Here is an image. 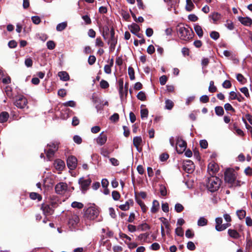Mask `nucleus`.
I'll return each mask as SVG.
<instances>
[{
    "instance_id": "6ab92c4d",
    "label": "nucleus",
    "mask_w": 252,
    "mask_h": 252,
    "mask_svg": "<svg viewBox=\"0 0 252 252\" xmlns=\"http://www.w3.org/2000/svg\"><path fill=\"white\" fill-rule=\"evenodd\" d=\"M229 236L233 239H239L240 237V234L235 229H229L227 231Z\"/></svg>"
},
{
    "instance_id": "4be33fe9",
    "label": "nucleus",
    "mask_w": 252,
    "mask_h": 252,
    "mask_svg": "<svg viewBox=\"0 0 252 252\" xmlns=\"http://www.w3.org/2000/svg\"><path fill=\"white\" fill-rule=\"evenodd\" d=\"M9 114L6 112H2L0 114V123L6 122L9 118Z\"/></svg>"
},
{
    "instance_id": "a18cd8bd",
    "label": "nucleus",
    "mask_w": 252,
    "mask_h": 252,
    "mask_svg": "<svg viewBox=\"0 0 252 252\" xmlns=\"http://www.w3.org/2000/svg\"><path fill=\"white\" fill-rule=\"evenodd\" d=\"M47 47L48 49L53 50L55 47V43L52 40H49L47 42Z\"/></svg>"
},
{
    "instance_id": "4c0bfd02",
    "label": "nucleus",
    "mask_w": 252,
    "mask_h": 252,
    "mask_svg": "<svg viewBox=\"0 0 252 252\" xmlns=\"http://www.w3.org/2000/svg\"><path fill=\"white\" fill-rule=\"evenodd\" d=\"M149 234L147 233L141 234L138 236V240L142 241V242H145L148 237Z\"/></svg>"
},
{
    "instance_id": "f704fd0d",
    "label": "nucleus",
    "mask_w": 252,
    "mask_h": 252,
    "mask_svg": "<svg viewBox=\"0 0 252 252\" xmlns=\"http://www.w3.org/2000/svg\"><path fill=\"white\" fill-rule=\"evenodd\" d=\"M237 215L240 220L244 219L246 215V212L243 210H240L237 211Z\"/></svg>"
},
{
    "instance_id": "423d86ee",
    "label": "nucleus",
    "mask_w": 252,
    "mask_h": 252,
    "mask_svg": "<svg viewBox=\"0 0 252 252\" xmlns=\"http://www.w3.org/2000/svg\"><path fill=\"white\" fill-rule=\"evenodd\" d=\"M117 43V38L115 37V31L112 28L110 30V38L108 41V44H110L109 49L111 52L114 51Z\"/></svg>"
},
{
    "instance_id": "412c9836",
    "label": "nucleus",
    "mask_w": 252,
    "mask_h": 252,
    "mask_svg": "<svg viewBox=\"0 0 252 252\" xmlns=\"http://www.w3.org/2000/svg\"><path fill=\"white\" fill-rule=\"evenodd\" d=\"M58 76L61 80L66 81L69 79V76L66 71H60L58 73Z\"/></svg>"
},
{
    "instance_id": "393cba45",
    "label": "nucleus",
    "mask_w": 252,
    "mask_h": 252,
    "mask_svg": "<svg viewBox=\"0 0 252 252\" xmlns=\"http://www.w3.org/2000/svg\"><path fill=\"white\" fill-rule=\"evenodd\" d=\"M165 108L168 110H171L174 106L173 102L170 99H166L165 102Z\"/></svg>"
},
{
    "instance_id": "bb28decb",
    "label": "nucleus",
    "mask_w": 252,
    "mask_h": 252,
    "mask_svg": "<svg viewBox=\"0 0 252 252\" xmlns=\"http://www.w3.org/2000/svg\"><path fill=\"white\" fill-rule=\"evenodd\" d=\"M230 225V223H224L222 224L220 226H215V228L218 231H221L225 230Z\"/></svg>"
},
{
    "instance_id": "603ef678",
    "label": "nucleus",
    "mask_w": 252,
    "mask_h": 252,
    "mask_svg": "<svg viewBox=\"0 0 252 252\" xmlns=\"http://www.w3.org/2000/svg\"><path fill=\"white\" fill-rule=\"evenodd\" d=\"M224 107L226 111H230L233 112H235V109L233 108L231 105L228 103L225 104Z\"/></svg>"
},
{
    "instance_id": "09e8293b",
    "label": "nucleus",
    "mask_w": 252,
    "mask_h": 252,
    "mask_svg": "<svg viewBox=\"0 0 252 252\" xmlns=\"http://www.w3.org/2000/svg\"><path fill=\"white\" fill-rule=\"evenodd\" d=\"M175 233L179 236H183L184 235V231L181 227L176 228Z\"/></svg>"
},
{
    "instance_id": "cd10ccee",
    "label": "nucleus",
    "mask_w": 252,
    "mask_h": 252,
    "mask_svg": "<svg viewBox=\"0 0 252 252\" xmlns=\"http://www.w3.org/2000/svg\"><path fill=\"white\" fill-rule=\"evenodd\" d=\"M55 166L57 169L62 170L64 167V163L61 160H58L55 162Z\"/></svg>"
},
{
    "instance_id": "864d4df0",
    "label": "nucleus",
    "mask_w": 252,
    "mask_h": 252,
    "mask_svg": "<svg viewBox=\"0 0 252 252\" xmlns=\"http://www.w3.org/2000/svg\"><path fill=\"white\" fill-rule=\"evenodd\" d=\"M63 105L64 106H70L72 107H74L76 105V103L74 101L70 100L67 102H64Z\"/></svg>"
},
{
    "instance_id": "c85d7f7f",
    "label": "nucleus",
    "mask_w": 252,
    "mask_h": 252,
    "mask_svg": "<svg viewBox=\"0 0 252 252\" xmlns=\"http://www.w3.org/2000/svg\"><path fill=\"white\" fill-rule=\"evenodd\" d=\"M215 113L217 115L221 116L224 113V110L221 106H216L215 108Z\"/></svg>"
},
{
    "instance_id": "0e129e2a",
    "label": "nucleus",
    "mask_w": 252,
    "mask_h": 252,
    "mask_svg": "<svg viewBox=\"0 0 252 252\" xmlns=\"http://www.w3.org/2000/svg\"><path fill=\"white\" fill-rule=\"evenodd\" d=\"M187 248L191 251L194 250L195 249L194 244L192 242H189L187 244Z\"/></svg>"
},
{
    "instance_id": "dca6fc26",
    "label": "nucleus",
    "mask_w": 252,
    "mask_h": 252,
    "mask_svg": "<svg viewBox=\"0 0 252 252\" xmlns=\"http://www.w3.org/2000/svg\"><path fill=\"white\" fill-rule=\"evenodd\" d=\"M208 170L210 174H214L218 171V165L215 162H210L208 166Z\"/></svg>"
},
{
    "instance_id": "bf43d9fd",
    "label": "nucleus",
    "mask_w": 252,
    "mask_h": 252,
    "mask_svg": "<svg viewBox=\"0 0 252 252\" xmlns=\"http://www.w3.org/2000/svg\"><path fill=\"white\" fill-rule=\"evenodd\" d=\"M167 80V78L165 75H162L159 78V82L161 85H164L166 84Z\"/></svg>"
},
{
    "instance_id": "e2e57ef3",
    "label": "nucleus",
    "mask_w": 252,
    "mask_h": 252,
    "mask_svg": "<svg viewBox=\"0 0 252 252\" xmlns=\"http://www.w3.org/2000/svg\"><path fill=\"white\" fill-rule=\"evenodd\" d=\"M25 64L28 67H32V60L31 58H27L25 61Z\"/></svg>"
},
{
    "instance_id": "ea45409f",
    "label": "nucleus",
    "mask_w": 252,
    "mask_h": 252,
    "mask_svg": "<svg viewBox=\"0 0 252 252\" xmlns=\"http://www.w3.org/2000/svg\"><path fill=\"white\" fill-rule=\"evenodd\" d=\"M137 97L138 99L142 100V101L145 100L146 98V96L145 93L142 91L140 92L137 94Z\"/></svg>"
},
{
    "instance_id": "79ce46f5",
    "label": "nucleus",
    "mask_w": 252,
    "mask_h": 252,
    "mask_svg": "<svg viewBox=\"0 0 252 252\" xmlns=\"http://www.w3.org/2000/svg\"><path fill=\"white\" fill-rule=\"evenodd\" d=\"M183 206L180 203H177L175 206V210L177 213H180L184 210Z\"/></svg>"
},
{
    "instance_id": "c9c22d12",
    "label": "nucleus",
    "mask_w": 252,
    "mask_h": 252,
    "mask_svg": "<svg viewBox=\"0 0 252 252\" xmlns=\"http://www.w3.org/2000/svg\"><path fill=\"white\" fill-rule=\"evenodd\" d=\"M217 87L214 85V82L213 81H211L210 82V85L209 87V91L211 93H215L217 91Z\"/></svg>"
},
{
    "instance_id": "338daca9",
    "label": "nucleus",
    "mask_w": 252,
    "mask_h": 252,
    "mask_svg": "<svg viewBox=\"0 0 252 252\" xmlns=\"http://www.w3.org/2000/svg\"><path fill=\"white\" fill-rule=\"evenodd\" d=\"M32 22L35 24H38L41 21L40 18L36 16H32Z\"/></svg>"
},
{
    "instance_id": "680f3d73",
    "label": "nucleus",
    "mask_w": 252,
    "mask_h": 252,
    "mask_svg": "<svg viewBox=\"0 0 252 252\" xmlns=\"http://www.w3.org/2000/svg\"><path fill=\"white\" fill-rule=\"evenodd\" d=\"M159 190H160V194L161 195L165 196L166 195V194H167L166 189L164 186L161 185L160 186Z\"/></svg>"
},
{
    "instance_id": "473e14b6",
    "label": "nucleus",
    "mask_w": 252,
    "mask_h": 252,
    "mask_svg": "<svg viewBox=\"0 0 252 252\" xmlns=\"http://www.w3.org/2000/svg\"><path fill=\"white\" fill-rule=\"evenodd\" d=\"M30 196L31 199L33 200L37 199L38 200H40L41 199V195L36 192H31L30 194Z\"/></svg>"
},
{
    "instance_id": "13d9d810",
    "label": "nucleus",
    "mask_w": 252,
    "mask_h": 252,
    "mask_svg": "<svg viewBox=\"0 0 252 252\" xmlns=\"http://www.w3.org/2000/svg\"><path fill=\"white\" fill-rule=\"evenodd\" d=\"M240 90L247 97H249L250 96L249 91L247 87H243L241 88Z\"/></svg>"
},
{
    "instance_id": "4d7b16f0",
    "label": "nucleus",
    "mask_w": 252,
    "mask_h": 252,
    "mask_svg": "<svg viewBox=\"0 0 252 252\" xmlns=\"http://www.w3.org/2000/svg\"><path fill=\"white\" fill-rule=\"evenodd\" d=\"M110 120L114 122H117L119 119V114L117 113H114L113 115L110 117Z\"/></svg>"
},
{
    "instance_id": "4468645a",
    "label": "nucleus",
    "mask_w": 252,
    "mask_h": 252,
    "mask_svg": "<svg viewBox=\"0 0 252 252\" xmlns=\"http://www.w3.org/2000/svg\"><path fill=\"white\" fill-rule=\"evenodd\" d=\"M221 15L217 12H214L209 15V18L212 20V23L217 24L218 22L221 19Z\"/></svg>"
},
{
    "instance_id": "f03ea898",
    "label": "nucleus",
    "mask_w": 252,
    "mask_h": 252,
    "mask_svg": "<svg viewBox=\"0 0 252 252\" xmlns=\"http://www.w3.org/2000/svg\"><path fill=\"white\" fill-rule=\"evenodd\" d=\"M178 32L182 40L188 41L193 37V32L191 28L188 25L180 26Z\"/></svg>"
},
{
    "instance_id": "f257e3e1",
    "label": "nucleus",
    "mask_w": 252,
    "mask_h": 252,
    "mask_svg": "<svg viewBox=\"0 0 252 252\" xmlns=\"http://www.w3.org/2000/svg\"><path fill=\"white\" fill-rule=\"evenodd\" d=\"M236 178V173L233 169H227L224 172V180L229 184V187L241 186V182L237 180Z\"/></svg>"
},
{
    "instance_id": "e433bc0d",
    "label": "nucleus",
    "mask_w": 252,
    "mask_h": 252,
    "mask_svg": "<svg viewBox=\"0 0 252 252\" xmlns=\"http://www.w3.org/2000/svg\"><path fill=\"white\" fill-rule=\"evenodd\" d=\"M55 151L53 150L52 149H49L46 151V156L48 158L49 160H50L51 158L54 156Z\"/></svg>"
},
{
    "instance_id": "37998d69",
    "label": "nucleus",
    "mask_w": 252,
    "mask_h": 252,
    "mask_svg": "<svg viewBox=\"0 0 252 252\" xmlns=\"http://www.w3.org/2000/svg\"><path fill=\"white\" fill-rule=\"evenodd\" d=\"M119 208L124 211L128 210L129 209V204L128 201H126L124 204L120 205Z\"/></svg>"
},
{
    "instance_id": "5701e85b",
    "label": "nucleus",
    "mask_w": 252,
    "mask_h": 252,
    "mask_svg": "<svg viewBox=\"0 0 252 252\" xmlns=\"http://www.w3.org/2000/svg\"><path fill=\"white\" fill-rule=\"evenodd\" d=\"M194 31L198 36L201 38L203 35V32L201 27L198 25H195L194 27Z\"/></svg>"
},
{
    "instance_id": "052dcab7",
    "label": "nucleus",
    "mask_w": 252,
    "mask_h": 252,
    "mask_svg": "<svg viewBox=\"0 0 252 252\" xmlns=\"http://www.w3.org/2000/svg\"><path fill=\"white\" fill-rule=\"evenodd\" d=\"M100 86L103 89H106L109 87V84L106 81L102 80L100 82Z\"/></svg>"
},
{
    "instance_id": "6e6552de",
    "label": "nucleus",
    "mask_w": 252,
    "mask_h": 252,
    "mask_svg": "<svg viewBox=\"0 0 252 252\" xmlns=\"http://www.w3.org/2000/svg\"><path fill=\"white\" fill-rule=\"evenodd\" d=\"M66 162L68 167L71 170H73L77 166V160L74 156H71L67 158Z\"/></svg>"
},
{
    "instance_id": "72a5a7b5",
    "label": "nucleus",
    "mask_w": 252,
    "mask_h": 252,
    "mask_svg": "<svg viewBox=\"0 0 252 252\" xmlns=\"http://www.w3.org/2000/svg\"><path fill=\"white\" fill-rule=\"evenodd\" d=\"M128 73L130 79L133 80L135 78L134 70L132 67H129L128 68Z\"/></svg>"
},
{
    "instance_id": "20e7f679",
    "label": "nucleus",
    "mask_w": 252,
    "mask_h": 252,
    "mask_svg": "<svg viewBox=\"0 0 252 252\" xmlns=\"http://www.w3.org/2000/svg\"><path fill=\"white\" fill-rule=\"evenodd\" d=\"M99 214L98 209L95 206H91L87 208L84 213V217L90 220H94Z\"/></svg>"
},
{
    "instance_id": "2eb2a0df",
    "label": "nucleus",
    "mask_w": 252,
    "mask_h": 252,
    "mask_svg": "<svg viewBox=\"0 0 252 252\" xmlns=\"http://www.w3.org/2000/svg\"><path fill=\"white\" fill-rule=\"evenodd\" d=\"M107 136L104 132L99 134V136L96 139V143L98 145L102 146L104 145L107 141Z\"/></svg>"
},
{
    "instance_id": "aec40b11",
    "label": "nucleus",
    "mask_w": 252,
    "mask_h": 252,
    "mask_svg": "<svg viewBox=\"0 0 252 252\" xmlns=\"http://www.w3.org/2000/svg\"><path fill=\"white\" fill-rule=\"evenodd\" d=\"M128 29L130 31V32L136 35L140 31L139 26L135 23H133L131 25L128 26Z\"/></svg>"
},
{
    "instance_id": "c03bdc74",
    "label": "nucleus",
    "mask_w": 252,
    "mask_h": 252,
    "mask_svg": "<svg viewBox=\"0 0 252 252\" xmlns=\"http://www.w3.org/2000/svg\"><path fill=\"white\" fill-rule=\"evenodd\" d=\"M112 196L113 199L115 200H118L121 196L119 192L116 190L112 191Z\"/></svg>"
},
{
    "instance_id": "9b49d317",
    "label": "nucleus",
    "mask_w": 252,
    "mask_h": 252,
    "mask_svg": "<svg viewBox=\"0 0 252 252\" xmlns=\"http://www.w3.org/2000/svg\"><path fill=\"white\" fill-rule=\"evenodd\" d=\"M79 216L76 214H71L69 218L68 223L73 227H75L79 222Z\"/></svg>"
},
{
    "instance_id": "a211bd4d",
    "label": "nucleus",
    "mask_w": 252,
    "mask_h": 252,
    "mask_svg": "<svg viewBox=\"0 0 252 252\" xmlns=\"http://www.w3.org/2000/svg\"><path fill=\"white\" fill-rule=\"evenodd\" d=\"M239 21L245 26H251L252 24V20L249 17H240L238 18Z\"/></svg>"
},
{
    "instance_id": "a19ab883",
    "label": "nucleus",
    "mask_w": 252,
    "mask_h": 252,
    "mask_svg": "<svg viewBox=\"0 0 252 252\" xmlns=\"http://www.w3.org/2000/svg\"><path fill=\"white\" fill-rule=\"evenodd\" d=\"M210 37L214 40H217L220 37V34L216 31L212 32L210 34Z\"/></svg>"
},
{
    "instance_id": "b1692460",
    "label": "nucleus",
    "mask_w": 252,
    "mask_h": 252,
    "mask_svg": "<svg viewBox=\"0 0 252 252\" xmlns=\"http://www.w3.org/2000/svg\"><path fill=\"white\" fill-rule=\"evenodd\" d=\"M159 206V203L158 201L155 200L153 202V205L151 208V212L153 213H156L158 210Z\"/></svg>"
},
{
    "instance_id": "f3484780",
    "label": "nucleus",
    "mask_w": 252,
    "mask_h": 252,
    "mask_svg": "<svg viewBox=\"0 0 252 252\" xmlns=\"http://www.w3.org/2000/svg\"><path fill=\"white\" fill-rule=\"evenodd\" d=\"M42 209L43 213L46 215H49L53 214L54 210H53L52 207H51L48 204H43L42 206Z\"/></svg>"
},
{
    "instance_id": "8fccbe9b",
    "label": "nucleus",
    "mask_w": 252,
    "mask_h": 252,
    "mask_svg": "<svg viewBox=\"0 0 252 252\" xmlns=\"http://www.w3.org/2000/svg\"><path fill=\"white\" fill-rule=\"evenodd\" d=\"M141 118H147L148 116V110L147 109H143L140 111Z\"/></svg>"
},
{
    "instance_id": "69168bd1",
    "label": "nucleus",
    "mask_w": 252,
    "mask_h": 252,
    "mask_svg": "<svg viewBox=\"0 0 252 252\" xmlns=\"http://www.w3.org/2000/svg\"><path fill=\"white\" fill-rule=\"evenodd\" d=\"M209 100V98L207 95H203L200 97V101L202 103H207Z\"/></svg>"
},
{
    "instance_id": "7c9ffc66",
    "label": "nucleus",
    "mask_w": 252,
    "mask_h": 252,
    "mask_svg": "<svg viewBox=\"0 0 252 252\" xmlns=\"http://www.w3.org/2000/svg\"><path fill=\"white\" fill-rule=\"evenodd\" d=\"M186 2L187 5L186 8L187 10L188 11H191L194 7V5L193 3L191 1V0H187Z\"/></svg>"
},
{
    "instance_id": "2f4dec72",
    "label": "nucleus",
    "mask_w": 252,
    "mask_h": 252,
    "mask_svg": "<svg viewBox=\"0 0 252 252\" xmlns=\"http://www.w3.org/2000/svg\"><path fill=\"white\" fill-rule=\"evenodd\" d=\"M226 24L224 25L225 27H226L229 30H233L234 29V26L233 23L229 20H227Z\"/></svg>"
},
{
    "instance_id": "de8ad7c7",
    "label": "nucleus",
    "mask_w": 252,
    "mask_h": 252,
    "mask_svg": "<svg viewBox=\"0 0 252 252\" xmlns=\"http://www.w3.org/2000/svg\"><path fill=\"white\" fill-rule=\"evenodd\" d=\"M185 235L188 238H191L194 235L193 232L190 229H188L186 230Z\"/></svg>"
},
{
    "instance_id": "ddd939ff",
    "label": "nucleus",
    "mask_w": 252,
    "mask_h": 252,
    "mask_svg": "<svg viewBox=\"0 0 252 252\" xmlns=\"http://www.w3.org/2000/svg\"><path fill=\"white\" fill-rule=\"evenodd\" d=\"M184 168L185 171L188 173H191L194 169V164L193 162L190 160H188L184 162Z\"/></svg>"
},
{
    "instance_id": "39448f33",
    "label": "nucleus",
    "mask_w": 252,
    "mask_h": 252,
    "mask_svg": "<svg viewBox=\"0 0 252 252\" xmlns=\"http://www.w3.org/2000/svg\"><path fill=\"white\" fill-rule=\"evenodd\" d=\"M176 141V151L178 154H181L186 149L187 143L180 137H177Z\"/></svg>"
},
{
    "instance_id": "49530a36",
    "label": "nucleus",
    "mask_w": 252,
    "mask_h": 252,
    "mask_svg": "<svg viewBox=\"0 0 252 252\" xmlns=\"http://www.w3.org/2000/svg\"><path fill=\"white\" fill-rule=\"evenodd\" d=\"M104 46V43L102 41L101 38L97 37L95 40V46L97 47H103Z\"/></svg>"
},
{
    "instance_id": "9d476101",
    "label": "nucleus",
    "mask_w": 252,
    "mask_h": 252,
    "mask_svg": "<svg viewBox=\"0 0 252 252\" xmlns=\"http://www.w3.org/2000/svg\"><path fill=\"white\" fill-rule=\"evenodd\" d=\"M91 183V180L90 178L85 179L83 178H80L79 180V183L81 185L83 191H86L88 189V187Z\"/></svg>"
},
{
    "instance_id": "0eeeda50",
    "label": "nucleus",
    "mask_w": 252,
    "mask_h": 252,
    "mask_svg": "<svg viewBox=\"0 0 252 252\" xmlns=\"http://www.w3.org/2000/svg\"><path fill=\"white\" fill-rule=\"evenodd\" d=\"M68 186L66 183L60 182L55 186L56 192L59 194H63L67 190Z\"/></svg>"
},
{
    "instance_id": "5fc2aeb1",
    "label": "nucleus",
    "mask_w": 252,
    "mask_h": 252,
    "mask_svg": "<svg viewBox=\"0 0 252 252\" xmlns=\"http://www.w3.org/2000/svg\"><path fill=\"white\" fill-rule=\"evenodd\" d=\"M82 18L83 19V20L85 22L86 24L89 25L91 24V19H90V17L88 15H84L82 17Z\"/></svg>"
},
{
    "instance_id": "c756f323",
    "label": "nucleus",
    "mask_w": 252,
    "mask_h": 252,
    "mask_svg": "<svg viewBox=\"0 0 252 252\" xmlns=\"http://www.w3.org/2000/svg\"><path fill=\"white\" fill-rule=\"evenodd\" d=\"M67 27V23L66 22H63L57 25L56 30L58 31L61 32L64 30Z\"/></svg>"
},
{
    "instance_id": "7ed1b4c3",
    "label": "nucleus",
    "mask_w": 252,
    "mask_h": 252,
    "mask_svg": "<svg viewBox=\"0 0 252 252\" xmlns=\"http://www.w3.org/2000/svg\"><path fill=\"white\" fill-rule=\"evenodd\" d=\"M221 184L220 180L216 176H212L208 179L207 188L211 192L217 191Z\"/></svg>"
},
{
    "instance_id": "6e6d98bb",
    "label": "nucleus",
    "mask_w": 252,
    "mask_h": 252,
    "mask_svg": "<svg viewBox=\"0 0 252 252\" xmlns=\"http://www.w3.org/2000/svg\"><path fill=\"white\" fill-rule=\"evenodd\" d=\"M222 87L225 89H229L231 87V83L229 80H225L222 84Z\"/></svg>"
},
{
    "instance_id": "3c124183",
    "label": "nucleus",
    "mask_w": 252,
    "mask_h": 252,
    "mask_svg": "<svg viewBox=\"0 0 252 252\" xmlns=\"http://www.w3.org/2000/svg\"><path fill=\"white\" fill-rule=\"evenodd\" d=\"M96 61V58L94 55L90 56L88 58V63L90 65H93Z\"/></svg>"
},
{
    "instance_id": "f8f14e48",
    "label": "nucleus",
    "mask_w": 252,
    "mask_h": 252,
    "mask_svg": "<svg viewBox=\"0 0 252 252\" xmlns=\"http://www.w3.org/2000/svg\"><path fill=\"white\" fill-rule=\"evenodd\" d=\"M142 143V139L141 136H135L133 139V144L136 148L137 151L141 152L142 150L140 146Z\"/></svg>"
},
{
    "instance_id": "1a4fd4ad",
    "label": "nucleus",
    "mask_w": 252,
    "mask_h": 252,
    "mask_svg": "<svg viewBox=\"0 0 252 252\" xmlns=\"http://www.w3.org/2000/svg\"><path fill=\"white\" fill-rule=\"evenodd\" d=\"M28 103L27 99L23 96H19L14 102V104L19 108H24Z\"/></svg>"
},
{
    "instance_id": "a878e982",
    "label": "nucleus",
    "mask_w": 252,
    "mask_h": 252,
    "mask_svg": "<svg viewBox=\"0 0 252 252\" xmlns=\"http://www.w3.org/2000/svg\"><path fill=\"white\" fill-rule=\"evenodd\" d=\"M208 220L204 217H200L197 221V224L200 226H203L207 225Z\"/></svg>"
},
{
    "instance_id": "774afa93",
    "label": "nucleus",
    "mask_w": 252,
    "mask_h": 252,
    "mask_svg": "<svg viewBox=\"0 0 252 252\" xmlns=\"http://www.w3.org/2000/svg\"><path fill=\"white\" fill-rule=\"evenodd\" d=\"M73 140L75 143H76L78 144H81L82 141L81 137L78 135H75L73 137Z\"/></svg>"
},
{
    "instance_id": "58836bf2",
    "label": "nucleus",
    "mask_w": 252,
    "mask_h": 252,
    "mask_svg": "<svg viewBox=\"0 0 252 252\" xmlns=\"http://www.w3.org/2000/svg\"><path fill=\"white\" fill-rule=\"evenodd\" d=\"M71 206L73 208H76L78 209H82L84 205L81 202L74 201L72 203Z\"/></svg>"
}]
</instances>
